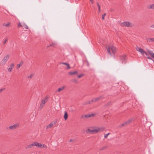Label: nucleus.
<instances>
[{"label": "nucleus", "instance_id": "39448f33", "mask_svg": "<svg viewBox=\"0 0 154 154\" xmlns=\"http://www.w3.org/2000/svg\"><path fill=\"white\" fill-rule=\"evenodd\" d=\"M120 60L121 61V63L122 64H125L127 62V58L126 55L125 54H123L120 56Z\"/></svg>", "mask_w": 154, "mask_h": 154}, {"label": "nucleus", "instance_id": "4468645a", "mask_svg": "<svg viewBox=\"0 0 154 154\" xmlns=\"http://www.w3.org/2000/svg\"><path fill=\"white\" fill-rule=\"evenodd\" d=\"M65 88V86H62L61 87H60L57 89V91L58 92H60L61 91L63 90Z\"/></svg>", "mask_w": 154, "mask_h": 154}, {"label": "nucleus", "instance_id": "ddd939ff", "mask_svg": "<svg viewBox=\"0 0 154 154\" xmlns=\"http://www.w3.org/2000/svg\"><path fill=\"white\" fill-rule=\"evenodd\" d=\"M78 73V72L77 71H74L73 72H68V74L69 75H76Z\"/></svg>", "mask_w": 154, "mask_h": 154}, {"label": "nucleus", "instance_id": "c85d7f7f", "mask_svg": "<svg viewBox=\"0 0 154 154\" xmlns=\"http://www.w3.org/2000/svg\"><path fill=\"white\" fill-rule=\"evenodd\" d=\"M5 88H3L0 89V94H1L3 91L5 90Z\"/></svg>", "mask_w": 154, "mask_h": 154}, {"label": "nucleus", "instance_id": "f3484780", "mask_svg": "<svg viewBox=\"0 0 154 154\" xmlns=\"http://www.w3.org/2000/svg\"><path fill=\"white\" fill-rule=\"evenodd\" d=\"M23 61H21L20 63L17 64V69H19L23 64Z\"/></svg>", "mask_w": 154, "mask_h": 154}, {"label": "nucleus", "instance_id": "f704fd0d", "mask_svg": "<svg viewBox=\"0 0 154 154\" xmlns=\"http://www.w3.org/2000/svg\"><path fill=\"white\" fill-rule=\"evenodd\" d=\"M18 27H22V25L20 23H19L18 25Z\"/></svg>", "mask_w": 154, "mask_h": 154}, {"label": "nucleus", "instance_id": "a878e982", "mask_svg": "<svg viewBox=\"0 0 154 154\" xmlns=\"http://www.w3.org/2000/svg\"><path fill=\"white\" fill-rule=\"evenodd\" d=\"M97 4L98 7L99 12L100 13V6L98 2H97Z\"/></svg>", "mask_w": 154, "mask_h": 154}, {"label": "nucleus", "instance_id": "4c0bfd02", "mask_svg": "<svg viewBox=\"0 0 154 154\" xmlns=\"http://www.w3.org/2000/svg\"><path fill=\"white\" fill-rule=\"evenodd\" d=\"M67 64V63H60V64H63L66 65Z\"/></svg>", "mask_w": 154, "mask_h": 154}, {"label": "nucleus", "instance_id": "9d476101", "mask_svg": "<svg viewBox=\"0 0 154 154\" xmlns=\"http://www.w3.org/2000/svg\"><path fill=\"white\" fill-rule=\"evenodd\" d=\"M34 146H35L38 147L42 148V145L40 143L37 142H35L33 143Z\"/></svg>", "mask_w": 154, "mask_h": 154}, {"label": "nucleus", "instance_id": "a211bd4d", "mask_svg": "<svg viewBox=\"0 0 154 154\" xmlns=\"http://www.w3.org/2000/svg\"><path fill=\"white\" fill-rule=\"evenodd\" d=\"M56 45V44L55 43H53L47 46L48 48H49L50 47H54Z\"/></svg>", "mask_w": 154, "mask_h": 154}, {"label": "nucleus", "instance_id": "37998d69", "mask_svg": "<svg viewBox=\"0 0 154 154\" xmlns=\"http://www.w3.org/2000/svg\"><path fill=\"white\" fill-rule=\"evenodd\" d=\"M73 141V140H72V139H70L69 141V142H72Z\"/></svg>", "mask_w": 154, "mask_h": 154}, {"label": "nucleus", "instance_id": "1a4fd4ad", "mask_svg": "<svg viewBox=\"0 0 154 154\" xmlns=\"http://www.w3.org/2000/svg\"><path fill=\"white\" fill-rule=\"evenodd\" d=\"M103 97L102 96H100L98 97H96L95 98L91 100V102H95L101 98H103Z\"/></svg>", "mask_w": 154, "mask_h": 154}, {"label": "nucleus", "instance_id": "6e6552de", "mask_svg": "<svg viewBox=\"0 0 154 154\" xmlns=\"http://www.w3.org/2000/svg\"><path fill=\"white\" fill-rule=\"evenodd\" d=\"M132 23L129 22H124L123 23H122L120 24L121 26L122 27L127 26L130 27L132 26Z\"/></svg>", "mask_w": 154, "mask_h": 154}, {"label": "nucleus", "instance_id": "c03bdc74", "mask_svg": "<svg viewBox=\"0 0 154 154\" xmlns=\"http://www.w3.org/2000/svg\"><path fill=\"white\" fill-rule=\"evenodd\" d=\"M125 123H126V125H128V123H127V121H126V122H125Z\"/></svg>", "mask_w": 154, "mask_h": 154}, {"label": "nucleus", "instance_id": "423d86ee", "mask_svg": "<svg viewBox=\"0 0 154 154\" xmlns=\"http://www.w3.org/2000/svg\"><path fill=\"white\" fill-rule=\"evenodd\" d=\"M48 98V97H46L42 100L39 106V108L41 109H42L44 106L46 102L47 101Z\"/></svg>", "mask_w": 154, "mask_h": 154}, {"label": "nucleus", "instance_id": "72a5a7b5", "mask_svg": "<svg viewBox=\"0 0 154 154\" xmlns=\"http://www.w3.org/2000/svg\"><path fill=\"white\" fill-rule=\"evenodd\" d=\"M132 119H131L128 120L127 121V123H128V124H129L132 121Z\"/></svg>", "mask_w": 154, "mask_h": 154}, {"label": "nucleus", "instance_id": "7c9ffc66", "mask_svg": "<svg viewBox=\"0 0 154 154\" xmlns=\"http://www.w3.org/2000/svg\"><path fill=\"white\" fill-rule=\"evenodd\" d=\"M33 74H31L30 75H29V76H28L27 77V78H28V79H31V78H32V77H33Z\"/></svg>", "mask_w": 154, "mask_h": 154}, {"label": "nucleus", "instance_id": "a19ab883", "mask_svg": "<svg viewBox=\"0 0 154 154\" xmlns=\"http://www.w3.org/2000/svg\"><path fill=\"white\" fill-rule=\"evenodd\" d=\"M150 27L151 28H154V24H152V25H151L150 26Z\"/></svg>", "mask_w": 154, "mask_h": 154}, {"label": "nucleus", "instance_id": "c756f323", "mask_svg": "<svg viewBox=\"0 0 154 154\" xmlns=\"http://www.w3.org/2000/svg\"><path fill=\"white\" fill-rule=\"evenodd\" d=\"M106 13H104L102 15V19L103 20H104V17L106 15Z\"/></svg>", "mask_w": 154, "mask_h": 154}, {"label": "nucleus", "instance_id": "de8ad7c7", "mask_svg": "<svg viewBox=\"0 0 154 154\" xmlns=\"http://www.w3.org/2000/svg\"><path fill=\"white\" fill-rule=\"evenodd\" d=\"M91 103V102L90 101L89 102V103L90 104Z\"/></svg>", "mask_w": 154, "mask_h": 154}, {"label": "nucleus", "instance_id": "5701e85b", "mask_svg": "<svg viewBox=\"0 0 154 154\" xmlns=\"http://www.w3.org/2000/svg\"><path fill=\"white\" fill-rule=\"evenodd\" d=\"M10 23L9 22H8L7 23H3V26H4L9 27L10 26Z\"/></svg>", "mask_w": 154, "mask_h": 154}, {"label": "nucleus", "instance_id": "f257e3e1", "mask_svg": "<svg viewBox=\"0 0 154 154\" xmlns=\"http://www.w3.org/2000/svg\"><path fill=\"white\" fill-rule=\"evenodd\" d=\"M105 128L102 127L93 128L92 129H88L87 131V133L89 134L96 133L99 131H104Z\"/></svg>", "mask_w": 154, "mask_h": 154}, {"label": "nucleus", "instance_id": "f8f14e48", "mask_svg": "<svg viewBox=\"0 0 154 154\" xmlns=\"http://www.w3.org/2000/svg\"><path fill=\"white\" fill-rule=\"evenodd\" d=\"M14 64L13 63H11L10 66L9 68L8 69V71L9 72H11L12 69L14 68Z\"/></svg>", "mask_w": 154, "mask_h": 154}, {"label": "nucleus", "instance_id": "6ab92c4d", "mask_svg": "<svg viewBox=\"0 0 154 154\" xmlns=\"http://www.w3.org/2000/svg\"><path fill=\"white\" fill-rule=\"evenodd\" d=\"M94 116V114L87 115L85 116V118H88L91 117H93Z\"/></svg>", "mask_w": 154, "mask_h": 154}, {"label": "nucleus", "instance_id": "393cba45", "mask_svg": "<svg viewBox=\"0 0 154 154\" xmlns=\"http://www.w3.org/2000/svg\"><path fill=\"white\" fill-rule=\"evenodd\" d=\"M22 27H24V28L26 29H28V26L25 23H23V24Z\"/></svg>", "mask_w": 154, "mask_h": 154}, {"label": "nucleus", "instance_id": "e433bc0d", "mask_svg": "<svg viewBox=\"0 0 154 154\" xmlns=\"http://www.w3.org/2000/svg\"><path fill=\"white\" fill-rule=\"evenodd\" d=\"M127 125H126V123H125V122L124 123H122L121 125V126L122 127V126H126Z\"/></svg>", "mask_w": 154, "mask_h": 154}, {"label": "nucleus", "instance_id": "412c9836", "mask_svg": "<svg viewBox=\"0 0 154 154\" xmlns=\"http://www.w3.org/2000/svg\"><path fill=\"white\" fill-rule=\"evenodd\" d=\"M33 146H34L33 143H32L27 146L26 147L25 149H28V148H30L32 147Z\"/></svg>", "mask_w": 154, "mask_h": 154}, {"label": "nucleus", "instance_id": "aec40b11", "mask_svg": "<svg viewBox=\"0 0 154 154\" xmlns=\"http://www.w3.org/2000/svg\"><path fill=\"white\" fill-rule=\"evenodd\" d=\"M53 125V123H51L48 125L46 127V128L48 129L51 128Z\"/></svg>", "mask_w": 154, "mask_h": 154}, {"label": "nucleus", "instance_id": "f03ea898", "mask_svg": "<svg viewBox=\"0 0 154 154\" xmlns=\"http://www.w3.org/2000/svg\"><path fill=\"white\" fill-rule=\"evenodd\" d=\"M106 48L108 53L109 54H111L110 50L113 54H115L116 53V48L115 47H114L113 46H111L110 47L109 46H106Z\"/></svg>", "mask_w": 154, "mask_h": 154}, {"label": "nucleus", "instance_id": "dca6fc26", "mask_svg": "<svg viewBox=\"0 0 154 154\" xmlns=\"http://www.w3.org/2000/svg\"><path fill=\"white\" fill-rule=\"evenodd\" d=\"M147 42H154V38H149L146 39Z\"/></svg>", "mask_w": 154, "mask_h": 154}, {"label": "nucleus", "instance_id": "7ed1b4c3", "mask_svg": "<svg viewBox=\"0 0 154 154\" xmlns=\"http://www.w3.org/2000/svg\"><path fill=\"white\" fill-rule=\"evenodd\" d=\"M136 49L137 51L140 53L142 55L145 54L147 58L148 57V56H149L148 54L146 52L144 51L141 48H139L138 46H137L136 47Z\"/></svg>", "mask_w": 154, "mask_h": 154}, {"label": "nucleus", "instance_id": "20e7f679", "mask_svg": "<svg viewBox=\"0 0 154 154\" xmlns=\"http://www.w3.org/2000/svg\"><path fill=\"white\" fill-rule=\"evenodd\" d=\"M19 126V125L18 123H16L15 124L11 125L9 127H7L6 128V130H14L17 128Z\"/></svg>", "mask_w": 154, "mask_h": 154}, {"label": "nucleus", "instance_id": "473e14b6", "mask_svg": "<svg viewBox=\"0 0 154 154\" xmlns=\"http://www.w3.org/2000/svg\"><path fill=\"white\" fill-rule=\"evenodd\" d=\"M84 75V74H82L78 75L77 76V77L78 78H79L81 77H82Z\"/></svg>", "mask_w": 154, "mask_h": 154}, {"label": "nucleus", "instance_id": "a18cd8bd", "mask_svg": "<svg viewBox=\"0 0 154 154\" xmlns=\"http://www.w3.org/2000/svg\"><path fill=\"white\" fill-rule=\"evenodd\" d=\"M114 9H112V10H111V11H114Z\"/></svg>", "mask_w": 154, "mask_h": 154}, {"label": "nucleus", "instance_id": "ea45409f", "mask_svg": "<svg viewBox=\"0 0 154 154\" xmlns=\"http://www.w3.org/2000/svg\"><path fill=\"white\" fill-rule=\"evenodd\" d=\"M42 146H43V147L44 148H47V146H46L45 145H43Z\"/></svg>", "mask_w": 154, "mask_h": 154}, {"label": "nucleus", "instance_id": "c9c22d12", "mask_svg": "<svg viewBox=\"0 0 154 154\" xmlns=\"http://www.w3.org/2000/svg\"><path fill=\"white\" fill-rule=\"evenodd\" d=\"M8 41V39L7 38H6L5 40L3 42V43L4 44H5Z\"/></svg>", "mask_w": 154, "mask_h": 154}, {"label": "nucleus", "instance_id": "4be33fe9", "mask_svg": "<svg viewBox=\"0 0 154 154\" xmlns=\"http://www.w3.org/2000/svg\"><path fill=\"white\" fill-rule=\"evenodd\" d=\"M68 115L66 112L65 111V112L64 118L65 120H66L68 118Z\"/></svg>", "mask_w": 154, "mask_h": 154}, {"label": "nucleus", "instance_id": "0eeeda50", "mask_svg": "<svg viewBox=\"0 0 154 154\" xmlns=\"http://www.w3.org/2000/svg\"><path fill=\"white\" fill-rule=\"evenodd\" d=\"M9 58V56L8 54H7L6 56H4L3 59L0 63V65H4L7 61Z\"/></svg>", "mask_w": 154, "mask_h": 154}, {"label": "nucleus", "instance_id": "49530a36", "mask_svg": "<svg viewBox=\"0 0 154 154\" xmlns=\"http://www.w3.org/2000/svg\"><path fill=\"white\" fill-rule=\"evenodd\" d=\"M99 42H100V43L101 42V41H100V40L99 41Z\"/></svg>", "mask_w": 154, "mask_h": 154}, {"label": "nucleus", "instance_id": "2f4dec72", "mask_svg": "<svg viewBox=\"0 0 154 154\" xmlns=\"http://www.w3.org/2000/svg\"><path fill=\"white\" fill-rule=\"evenodd\" d=\"M110 134V133H108L106 134H105L104 137L105 138H107V136Z\"/></svg>", "mask_w": 154, "mask_h": 154}, {"label": "nucleus", "instance_id": "b1692460", "mask_svg": "<svg viewBox=\"0 0 154 154\" xmlns=\"http://www.w3.org/2000/svg\"><path fill=\"white\" fill-rule=\"evenodd\" d=\"M108 147V146H103V147L101 148L100 149V151H102V150H105V149H106Z\"/></svg>", "mask_w": 154, "mask_h": 154}, {"label": "nucleus", "instance_id": "2eb2a0df", "mask_svg": "<svg viewBox=\"0 0 154 154\" xmlns=\"http://www.w3.org/2000/svg\"><path fill=\"white\" fill-rule=\"evenodd\" d=\"M147 8L148 9H154V4H150L147 6Z\"/></svg>", "mask_w": 154, "mask_h": 154}, {"label": "nucleus", "instance_id": "79ce46f5", "mask_svg": "<svg viewBox=\"0 0 154 154\" xmlns=\"http://www.w3.org/2000/svg\"><path fill=\"white\" fill-rule=\"evenodd\" d=\"M90 1L92 4H94V1L93 0H90Z\"/></svg>", "mask_w": 154, "mask_h": 154}, {"label": "nucleus", "instance_id": "9b49d317", "mask_svg": "<svg viewBox=\"0 0 154 154\" xmlns=\"http://www.w3.org/2000/svg\"><path fill=\"white\" fill-rule=\"evenodd\" d=\"M147 51L149 54L151 56V57L154 59V53L153 52L149 50H147Z\"/></svg>", "mask_w": 154, "mask_h": 154}, {"label": "nucleus", "instance_id": "cd10ccee", "mask_svg": "<svg viewBox=\"0 0 154 154\" xmlns=\"http://www.w3.org/2000/svg\"><path fill=\"white\" fill-rule=\"evenodd\" d=\"M66 69H69L70 68V67L69 63H67V64L66 65Z\"/></svg>", "mask_w": 154, "mask_h": 154}, {"label": "nucleus", "instance_id": "bb28decb", "mask_svg": "<svg viewBox=\"0 0 154 154\" xmlns=\"http://www.w3.org/2000/svg\"><path fill=\"white\" fill-rule=\"evenodd\" d=\"M71 81L72 82H75L76 83H78V81L77 79H73Z\"/></svg>", "mask_w": 154, "mask_h": 154}, {"label": "nucleus", "instance_id": "58836bf2", "mask_svg": "<svg viewBox=\"0 0 154 154\" xmlns=\"http://www.w3.org/2000/svg\"><path fill=\"white\" fill-rule=\"evenodd\" d=\"M147 58H148L149 60H153L152 59L151 57H150L149 56H148V57Z\"/></svg>", "mask_w": 154, "mask_h": 154}]
</instances>
